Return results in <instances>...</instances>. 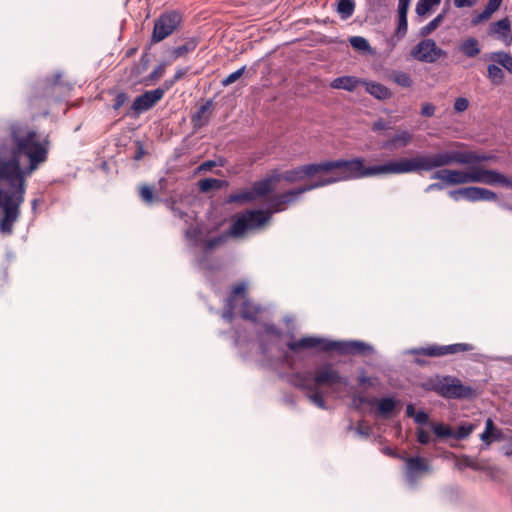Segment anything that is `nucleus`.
<instances>
[{
  "mask_svg": "<svg viewBox=\"0 0 512 512\" xmlns=\"http://www.w3.org/2000/svg\"><path fill=\"white\" fill-rule=\"evenodd\" d=\"M358 383L360 386H373L371 378L366 376L365 374H361L358 376Z\"/></svg>",
  "mask_w": 512,
  "mask_h": 512,
  "instance_id": "obj_61",
  "label": "nucleus"
},
{
  "mask_svg": "<svg viewBox=\"0 0 512 512\" xmlns=\"http://www.w3.org/2000/svg\"><path fill=\"white\" fill-rule=\"evenodd\" d=\"M251 189L256 200L257 198L265 197L270 194L274 190V187L271 186L269 181L264 178L260 181L254 182Z\"/></svg>",
  "mask_w": 512,
  "mask_h": 512,
  "instance_id": "obj_29",
  "label": "nucleus"
},
{
  "mask_svg": "<svg viewBox=\"0 0 512 512\" xmlns=\"http://www.w3.org/2000/svg\"><path fill=\"white\" fill-rule=\"evenodd\" d=\"M253 201H255V198H254L252 189H241V190L235 191V192L231 193L226 198L227 204L235 203V204L242 205V204L253 202Z\"/></svg>",
  "mask_w": 512,
  "mask_h": 512,
  "instance_id": "obj_26",
  "label": "nucleus"
},
{
  "mask_svg": "<svg viewBox=\"0 0 512 512\" xmlns=\"http://www.w3.org/2000/svg\"><path fill=\"white\" fill-rule=\"evenodd\" d=\"M223 318L225 320H227L228 322H232L233 319H234V316H235V308H228V307H225L224 311H223V314H222Z\"/></svg>",
  "mask_w": 512,
  "mask_h": 512,
  "instance_id": "obj_59",
  "label": "nucleus"
},
{
  "mask_svg": "<svg viewBox=\"0 0 512 512\" xmlns=\"http://www.w3.org/2000/svg\"><path fill=\"white\" fill-rule=\"evenodd\" d=\"M390 128H391L390 123L385 121L382 118H379L378 120L373 122L372 126H371V129L373 132H380V131H384V130H387Z\"/></svg>",
  "mask_w": 512,
  "mask_h": 512,
  "instance_id": "obj_48",
  "label": "nucleus"
},
{
  "mask_svg": "<svg viewBox=\"0 0 512 512\" xmlns=\"http://www.w3.org/2000/svg\"><path fill=\"white\" fill-rule=\"evenodd\" d=\"M128 101V95L125 92H119L114 98L112 108L119 110Z\"/></svg>",
  "mask_w": 512,
  "mask_h": 512,
  "instance_id": "obj_46",
  "label": "nucleus"
},
{
  "mask_svg": "<svg viewBox=\"0 0 512 512\" xmlns=\"http://www.w3.org/2000/svg\"><path fill=\"white\" fill-rule=\"evenodd\" d=\"M488 34L491 36H497L506 45H510L512 42L511 36V22L508 17L498 20L490 25Z\"/></svg>",
  "mask_w": 512,
  "mask_h": 512,
  "instance_id": "obj_14",
  "label": "nucleus"
},
{
  "mask_svg": "<svg viewBox=\"0 0 512 512\" xmlns=\"http://www.w3.org/2000/svg\"><path fill=\"white\" fill-rule=\"evenodd\" d=\"M500 436V432L496 430L494 427V423L492 419L488 418L485 423V430L481 434V440L484 441L486 444H490L492 441V438L498 439Z\"/></svg>",
  "mask_w": 512,
  "mask_h": 512,
  "instance_id": "obj_32",
  "label": "nucleus"
},
{
  "mask_svg": "<svg viewBox=\"0 0 512 512\" xmlns=\"http://www.w3.org/2000/svg\"><path fill=\"white\" fill-rule=\"evenodd\" d=\"M212 109L213 101L211 99L198 107V109L191 115V123L194 129H200L209 123Z\"/></svg>",
  "mask_w": 512,
  "mask_h": 512,
  "instance_id": "obj_15",
  "label": "nucleus"
},
{
  "mask_svg": "<svg viewBox=\"0 0 512 512\" xmlns=\"http://www.w3.org/2000/svg\"><path fill=\"white\" fill-rule=\"evenodd\" d=\"M449 195L455 201H459L464 198L470 202L476 201H496L497 194L491 190L481 187H465L454 191H450Z\"/></svg>",
  "mask_w": 512,
  "mask_h": 512,
  "instance_id": "obj_11",
  "label": "nucleus"
},
{
  "mask_svg": "<svg viewBox=\"0 0 512 512\" xmlns=\"http://www.w3.org/2000/svg\"><path fill=\"white\" fill-rule=\"evenodd\" d=\"M478 158L474 154L458 151L434 154H418L412 158H402L381 165L366 166L365 159L356 157L350 160L338 159L321 162V172H336L342 181L367 178L378 175H396L428 172L452 163H470Z\"/></svg>",
  "mask_w": 512,
  "mask_h": 512,
  "instance_id": "obj_2",
  "label": "nucleus"
},
{
  "mask_svg": "<svg viewBox=\"0 0 512 512\" xmlns=\"http://www.w3.org/2000/svg\"><path fill=\"white\" fill-rule=\"evenodd\" d=\"M390 78L392 81H394L397 85H399L401 87L408 88V87H411L413 84L412 78L406 72L394 71L391 74Z\"/></svg>",
  "mask_w": 512,
  "mask_h": 512,
  "instance_id": "obj_35",
  "label": "nucleus"
},
{
  "mask_svg": "<svg viewBox=\"0 0 512 512\" xmlns=\"http://www.w3.org/2000/svg\"><path fill=\"white\" fill-rule=\"evenodd\" d=\"M409 5L407 2H398V17H407Z\"/></svg>",
  "mask_w": 512,
  "mask_h": 512,
  "instance_id": "obj_58",
  "label": "nucleus"
},
{
  "mask_svg": "<svg viewBox=\"0 0 512 512\" xmlns=\"http://www.w3.org/2000/svg\"><path fill=\"white\" fill-rule=\"evenodd\" d=\"M231 236L230 233H224V234H221V235H218L216 237H212V238H209L207 239L205 242H204V246H205V249L206 251H210L216 247H219L221 246L222 244H224L228 237Z\"/></svg>",
  "mask_w": 512,
  "mask_h": 512,
  "instance_id": "obj_39",
  "label": "nucleus"
},
{
  "mask_svg": "<svg viewBox=\"0 0 512 512\" xmlns=\"http://www.w3.org/2000/svg\"><path fill=\"white\" fill-rule=\"evenodd\" d=\"M168 63L167 62H163V63H160L157 67H155V69L149 74L148 76V80L151 81V82H156L158 81L165 73V70H166V67H167Z\"/></svg>",
  "mask_w": 512,
  "mask_h": 512,
  "instance_id": "obj_45",
  "label": "nucleus"
},
{
  "mask_svg": "<svg viewBox=\"0 0 512 512\" xmlns=\"http://www.w3.org/2000/svg\"><path fill=\"white\" fill-rule=\"evenodd\" d=\"M139 195L141 199L147 204H151L155 200L153 189L148 185H142L139 188Z\"/></svg>",
  "mask_w": 512,
  "mask_h": 512,
  "instance_id": "obj_43",
  "label": "nucleus"
},
{
  "mask_svg": "<svg viewBox=\"0 0 512 512\" xmlns=\"http://www.w3.org/2000/svg\"><path fill=\"white\" fill-rule=\"evenodd\" d=\"M435 113V106L431 103H425L421 108V115L424 117H432Z\"/></svg>",
  "mask_w": 512,
  "mask_h": 512,
  "instance_id": "obj_55",
  "label": "nucleus"
},
{
  "mask_svg": "<svg viewBox=\"0 0 512 512\" xmlns=\"http://www.w3.org/2000/svg\"><path fill=\"white\" fill-rule=\"evenodd\" d=\"M246 71V66H242L241 68H239L238 70L234 71L233 73L229 74L227 77H225L222 81H221V84L222 86L226 87V86H229L231 84H233L234 82H236L239 78L242 77V75L244 74V72Z\"/></svg>",
  "mask_w": 512,
  "mask_h": 512,
  "instance_id": "obj_42",
  "label": "nucleus"
},
{
  "mask_svg": "<svg viewBox=\"0 0 512 512\" xmlns=\"http://www.w3.org/2000/svg\"><path fill=\"white\" fill-rule=\"evenodd\" d=\"M262 327L264 329V332L267 335H271V336H274L277 338L281 337V335H282V331L278 327H276L274 324L263 323Z\"/></svg>",
  "mask_w": 512,
  "mask_h": 512,
  "instance_id": "obj_47",
  "label": "nucleus"
},
{
  "mask_svg": "<svg viewBox=\"0 0 512 512\" xmlns=\"http://www.w3.org/2000/svg\"><path fill=\"white\" fill-rule=\"evenodd\" d=\"M408 29L407 17H398V27L396 33L403 36L406 34Z\"/></svg>",
  "mask_w": 512,
  "mask_h": 512,
  "instance_id": "obj_53",
  "label": "nucleus"
},
{
  "mask_svg": "<svg viewBox=\"0 0 512 512\" xmlns=\"http://www.w3.org/2000/svg\"><path fill=\"white\" fill-rule=\"evenodd\" d=\"M425 388L446 399H470L476 395L471 386L464 385L459 378L450 375H437L429 379Z\"/></svg>",
  "mask_w": 512,
  "mask_h": 512,
  "instance_id": "obj_5",
  "label": "nucleus"
},
{
  "mask_svg": "<svg viewBox=\"0 0 512 512\" xmlns=\"http://www.w3.org/2000/svg\"><path fill=\"white\" fill-rule=\"evenodd\" d=\"M504 72L503 70L495 65L489 64L487 67V78L495 85H499L504 80Z\"/></svg>",
  "mask_w": 512,
  "mask_h": 512,
  "instance_id": "obj_34",
  "label": "nucleus"
},
{
  "mask_svg": "<svg viewBox=\"0 0 512 512\" xmlns=\"http://www.w3.org/2000/svg\"><path fill=\"white\" fill-rule=\"evenodd\" d=\"M355 10V4L353 0H339L337 4V12L342 19L350 18Z\"/></svg>",
  "mask_w": 512,
  "mask_h": 512,
  "instance_id": "obj_33",
  "label": "nucleus"
},
{
  "mask_svg": "<svg viewBox=\"0 0 512 512\" xmlns=\"http://www.w3.org/2000/svg\"><path fill=\"white\" fill-rule=\"evenodd\" d=\"M321 172V163H310L298 166L294 169L283 172L284 181L288 183H295L302 181L306 178H312Z\"/></svg>",
  "mask_w": 512,
  "mask_h": 512,
  "instance_id": "obj_13",
  "label": "nucleus"
},
{
  "mask_svg": "<svg viewBox=\"0 0 512 512\" xmlns=\"http://www.w3.org/2000/svg\"><path fill=\"white\" fill-rule=\"evenodd\" d=\"M491 16L492 13H490L486 8H484V10L481 13L472 18L471 23L472 25L476 26L479 23L488 20Z\"/></svg>",
  "mask_w": 512,
  "mask_h": 512,
  "instance_id": "obj_50",
  "label": "nucleus"
},
{
  "mask_svg": "<svg viewBox=\"0 0 512 512\" xmlns=\"http://www.w3.org/2000/svg\"><path fill=\"white\" fill-rule=\"evenodd\" d=\"M287 347L292 352L318 348L323 352L337 351L341 354H367L373 348L361 341H329L318 337H303L297 341H290Z\"/></svg>",
  "mask_w": 512,
  "mask_h": 512,
  "instance_id": "obj_4",
  "label": "nucleus"
},
{
  "mask_svg": "<svg viewBox=\"0 0 512 512\" xmlns=\"http://www.w3.org/2000/svg\"><path fill=\"white\" fill-rule=\"evenodd\" d=\"M416 436H417V441L422 445H427L430 442V435L423 428H417Z\"/></svg>",
  "mask_w": 512,
  "mask_h": 512,
  "instance_id": "obj_51",
  "label": "nucleus"
},
{
  "mask_svg": "<svg viewBox=\"0 0 512 512\" xmlns=\"http://www.w3.org/2000/svg\"><path fill=\"white\" fill-rule=\"evenodd\" d=\"M199 44V38L191 37L185 41L183 45L172 48L169 51V57L171 61H175L179 58L187 56L189 53L193 52Z\"/></svg>",
  "mask_w": 512,
  "mask_h": 512,
  "instance_id": "obj_18",
  "label": "nucleus"
},
{
  "mask_svg": "<svg viewBox=\"0 0 512 512\" xmlns=\"http://www.w3.org/2000/svg\"><path fill=\"white\" fill-rule=\"evenodd\" d=\"M460 51L468 58H474L480 53L479 41L474 37L464 40L460 46Z\"/></svg>",
  "mask_w": 512,
  "mask_h": 512,
  "instance_id": "obj_27",
  "label": "nucleus"
},
{
  "mask_svg": "<svg viewBox=\"0 0 512 512\" xmlns=\"http://www.w3.org/2000/svg\"><path fill=\"white\" fill-rule=\"evenodd\" d=\"M412 140V133H410L408 130L398 129L393 136L389 137L386 141L382 143L381 147L387 150L404 148L411 144Z\"/></svg>",
  "mask_w": 512,
  "mask_h": 512,
  "instance_id": "obj_16",
  "label": "nucleus"
},
{
  "mask_svg": "<svg viewBox=\"0 0 512 512\" xmlns=\"http://www.w3.org/2000/svg\"><path fill=\"white\" fill-rule=\"evenodd\" d=\"M306 396L310 400V402L313 403L314 405H316L318 408H321V409L326 408L323 395L318 390V387H315L314 391H308Z\"/></svg>",
  "mask_w": 512,
  "mask_h": 512,
  "instance_id": "obj_40",
  "label": "nucleus"
},
{
  "mask_svg": "<svg viewBox=\"0 0 512 512\" xmlns=\"http://www.w3.org/2000/svg\"><path fill=\"white\" fill-rule=\"evenodd\" d=\"M198 185L201 192L207 193L213 189H221L226 185V181L215 178H204L199 181Z\"/></svg>",
  "mask_w": 512,
  "mask_h": 512,
  "instance_id": "obj_30",
  "label": "nucleus"
},
{
  "mask_svg": "<svg viewBox=\"0 0 512 512\" xmlns=\"http://www.w3.org/2000/svg\"><path fill=\"white\" fill-rule=\"evenodd\" d=\"M272 212L264 210H248L241 214L231 225L229 233L233 237L242 236L247 230L263 226L271 218Z\"/></svg>",
  "mask_w": 512,
  "mask_h": 512,
  "instance_id": "obj_8",
  "label": "nucleus"
},
{
  "mask_svg": "<svg viewBox=\"0 0 512 512\" xmlns=\"http://www.w3.org/2000/svg\"><path fill=\"white\" fill-rule=\"evenodd\" d=\"M444 20V13L437 15L432 21L420 29V36L426 37L434 32Z\"/></svg>",
  "mask_w": 512,
  "mask_h": 512,
  "instance_id": "obj_36",
  "label": "nucleus"
},
{
  "mask_svg": "<svg viewBox=\"0 0 512 512\" xmlns=\"http://www.w3.org/2000/svg\"><path fill=\"white\" fill-rule=\"evenodd\" d=\"M350 44L354 49L362 51H366L370 47L368 41L361 36L351 37Z\"/></svg>",
  "mask_w": 512,
  "mask_h": 512,
  "instance_id": "obj_44",
  "label": "nucleus"
},
{
  "mask_svg": "<svg viewBox=\"0 0 512 512\" xmlns=\"http://www.w3.org/2000/svg\"><path fill=\"white\" fill-rule=\"evenodd\" d=\"M187 72H188V68L177 69L173 76L174 80H176L178 82L187 74Z\"/></svg>",
  "mask_w": 512,
  "mask_h": 512,
  "instance_id": "obj_63",
  "label": "nucleus"
},
{
  "mask_svg": "<svg viewBox=\"0 0 512 512\" xmlns=\"http://www.w3.org/2000/svg\"><path fill=\"white\" fill-rule=\"evenodd\" d=\"M363 80L355 76H341L332 80L330 87L333 89H342L348 92H353L362 84Z\"/></svg>",
  "mask_w": 512,
  "mask_h": 512,
  "instance_id": "obj_21",
  "label": "nucleus"
},
{
  "mask_svg": "<svg viewBox=\"0 0 512 512\" xmlns=\"http://www.w3.org/2000/svg\"><path fill=\"white\" fill-rule=\"evenodd\" d=\"M261 311L262 309L259 305L254 304L246 295L244 296L239 311L241 318L256 323L257 317Z\"/></svg>",
  "mask_w": 512,
  "mask_h": 512,
  "instance_id": "obj_19",
  "label": "nucleus"
},
{
  "mask_svg": "<svg viewBox=\"0 0 512 512\" xmlns=\"http://www.w3.org/2000/svg\"><path fill=\"white\" fill-rule=\"evenodd\" d=\"M431 428L435 434V436L439 439L445 438H453L454 439V430L450 425L443 423H432Z\"/></svg>",
  "mask_w": 512,
  "mask_h": 512,
  "instance_id": "obj_31",
  "label": "nucleus"
},
{
  "mask_svg": "<svg viewBox=\"0 0 512 512\" xmlns=\"http://www.w3.org/2000/svg\"><path fill=\"white\" fill-rule=\"evenodd\" d=\"M50 139L14 123L0 143V233L11 235L24 202L26 178L48 159Z\"/></svg>",
  "mask_w": 512,
  "mask_h": 512,
  "instance_id": "obj_1",
  "label": "nucleus"
},
{
  "mask_svg": "<svg viewBox=\"0 0 512 512\" xmlns=\"http://www.w3.org/2000/svg\"><path fill=\"white\" fill-rule=\"evenodd\" d=\"M484 59L497 63L512 73V56L509 53L503 51L491 52L485 54Z\"/></svg>",
  "mask_w": 512,
  "mask_h": 512,
  "instance_id": "obj_25",
  "label": "nucleus"
},
{
  "mask_svg": "<svg viewBox=\"0 0 512 512\" xmlns=\"http://www.w3.org/2000/svg\"><path fill=\"white\" fill-rule=\"evenodd\" d=\"M428 420H429V416L424 411H419L414 416V421L417 424H426L428 422Z\"/></svg>",
  "mask_w": 512,
  "mask_h": 512,
  "instance_id": "obj_56",
  "label": "nucleus"
},
{
  "mask_svg": "<svg viewBox=\"0 0 512 512\" xmlns=\"http://www.w3.org/2000/svg\"><path fill=\"white\" fill-rule=\"evenodd\" d=\"M502 3V0H488V3L486 4L485 8L490 12L494 13L497 11Z\"/></svg>",
  "mask_w": 512,
  "mask_h": 512,
  "instance_id": "obj_57",
  "label": "nucleus"
},
{
  "mask_svg": "<svg viewBox=\"0 0 512 512\" xmlns=\"http://www.w3.org/2000/svg\"><path fill=\"white\" fill-rule=\"evenodd\" d=\"M441 0H419L416 4V13L419 16L426 15L433 6L439 5Z\"/></svg>",
  "mask_w": 512,
  "mask_h": 512,
  "instance_id": "obj_38",
  "label": "nucleus"
},
{
  "mask_svg": "<svg viewBox=\"0 0 512 512\" xmlns=\"http://www.w3.org/2000/svg\"><path fill=\"white\" fill-rule=\"evenodd\" d=\"M444 54V51L437 47L436 42L432 39H424L420 41L410 51V56L413 59L426 63H433Z\"/></svg>",
  "mask_w": 512,
  "mask_h": 512,
  "instance_id": "obj_9",
  "label": "nucleus"
},
{
  "mask_svg": "<svg viewBox=\"0 0 512 512\" xmlns=\"http://www.w3.org/2000/svg\"><path fill=\"white\" fill-rule=\"evenodd\" d=\"M165 95V89H154L145 91L136 97L131 105V109L140 114L153 108Z\"/></svg>",
  "mask_w": 512,
  "mask_h": 512,
  "instance_id": "obj_12",
  "label": "nucleus"
},
{
  "mask_svg": "<svg viewBox=\"0 0 512 512\" xmlns=\"http://www.w3.org/2000/svg\"><path fill=\"white\" fill-rule=\"evenodd\" d=\"M313 381L315 387L348 384V379L341 376L331 364H324L318 367L313 373Z\"/></svg>",
  "mask_w": 512,
  "mask_h": 512,
  "instance_id": "obj_10",
  "label": "nucleus"
},
{
  "mask_svg": "<svg viewBox=\"0 0 512 512\" xmlns=\"http://www.w3.org/2000/svg\"><path fill=\"white\" fill-rule=\"evenodd\" d=\"M267 181H269V184L274 187V184L280 182L281 180H284L283 173H280L278 171H273L270 175H268L265 178Z\"/></svg>",
  "mask_w": 512,
  "mask_h": 512,
  "instance_id": "obj_54",
  "label": "nucleus"
},
{
  "mask_svg": "<svg viewBox=\"0 0 512 512\" xmlns=\"http://www.w3.org/2000/svg\"><path fill=\"white\" fill-rule=\"evenodd\" d=\"M405 461L407 468V476L411 479H413L415 474L418 472H428L430 470V467L426 459L422 457H408L405 459Z\"/></svg>",
  "mask_w": 512,
  "mask_h": 512,
  "instance_id": "obj_22",
  "label": "nucleus"
},
{
  "mask_svg": "<svg viewBox=\"0 0 512 512\" xmlns=\"http://www.w3.org/2000/svg\"><path fill=\"white\" fill-rule=\"evenodd\" d=\"M341 181H342L341 179H338V175L336 174V172H334V176H330V177L323 179L324 186L331 185V184H334L336 182H341Z\"/></svg>",
  "mask_w": 512,
  "mask_h": 512,
  "instance_id": "obj_62",
  "label": "nucleus"
},
{
  "mask_svg": "<svg viewBox=\"0 0 512 512\" xmlns=\"http://www.w3.org/2000/svg\"><path fill=\"white\" fill-rule=\"evenodd\" d=\"M360 402L366 403V404H372L374 402H377L378 404V414L382 417H388L396 408L397 401H395L391 397H385L381 398L380 400H369L365 397H360Z\"/></svg>",
  "mask_w": 512,
  "mask_h": 512,
  "instance_id": "obj_20",
  "label": "nucleus"
},
{
  "mask_svg": "<svg viewBox=\"0 0 512 512\" xmlns=\"http://www.w3.org/2000/svg\"><path fill=\"white\" fill-rule=\"evenodd\" d=\"M474 430L472 424L460 425L457 430H454V439L463 440L467 438Z\"/></svg>",
  "mask_w": 512,
  "mask_h": 512,
  "instance_id": "obj_41",
  "label": "nucleus"
},
{
  "mask_svg": "<svg viewBox=\"0 0 512 512\" xmlns=\"http://www.w3.org/2000/svg\"><path fill=\"white\" fill-rule=\"evenodd\" d=\"M465 461H466L465 467L471 468L473 470H476V471L491 470L490 465L485 460H480V459L465 455Z\"/></svg>",
  "mask_w": 512,
  "mask_h": 512,
  "instance_id": "obj_37",
  "label": "nucleus"
},
{
  "mask_svg": "<svg viewBox=\"0 0 512 512\" xmlns=\"http://www.w3.org/2000/svg\"><path fill=\"white\" fill-rule=\"evenodd\" d=\"M477 0H454V5L457 8L472 7Z\"/></svg>",
  "mask_w": 512,
  "mask_h": 512,
  "instance_id": "obj_60",
  "label": "nucleus"
},
{
  "mask_svg": "<svg viewBox=\"0 0 512 512\" xmlns=\"http://www.w3.org/2000/svg\"><path fill=\"white\" fill-rule=\"evenodd\" d=\"M472 350H474V346L469 343H455L449 345L430 344L424 347L414 348L410 350V354L415 356L443 357L470 352ZM415 362L420 366L427 364V362L420 357H416Z\"/></svg>",
  "mask_w": 512,
  "mask_h": 512,
  "instance_id": "obj_7",
  "label": "nucleus"
},
{
  "mask_svg": "<svg viewBox=\"0 0 512 512\" xmlns=\"http://www.w3.org/2000/svg\"><path fill=\"white\" fill-rule=\"evenodd\" d=\"M323 186H324L323 179H320V180H317V181L312 182L310 184L298 187L297 188V192L303 194L305 192H308L310 190L317 189V188H320V187H323Z\"/></svg>",
  "mask_w": 512,
  "mask_h": 512,
  "instance_id": "obj_49",
  "label": "nucleus"
},
{
  "mask_svg": "<svg viewBox=\"0 0 512 512\" xmlns=\"http://www.w3.org/2000/svg\"><path fill=\"white\" fill-rule=\"evenodd\" d=\"M362 85L365 86L367 93H369L378 100H386L392 97L391 91L383 84L363 80Z\"/></svg>",
  "mask_w": 512,
  "mask_h": 512,
  "instance_id": "obj_23",
  "label": "nucleus"
},
{
  "mask_svg": "<svg viewBox=\"0 0 512 512\" xmlns=\"http://www.w3.org/2000/svg\"><path fill=\"white\" fill-rule=\"evenodd\" d=\"M452 150H447L446 152H451ZM461 153L474 154L478 160H475L470 163H464L463 165H470V167L466 170H452V169H441L436 171L431 178L441 180L447 185H461L468 183H483L487 185H502L507 188H512V179L497 172L494 170L485 169L482 167L474 166L476 163L484 162L490 159L489 156L480 155L472 151H461L457 150ZM441 151L440 153H442ZM449 164L450 165H453ZM462 165L461 163H458ZM444 165L443 167H445Z\"/></svg>",
  "mask_w": 512,
  "mask_h": 512,
  "instance_id": "obj_3",
  "label": "nucleus"
},
{
  "mask_svg": "<svg viewBox=\"0 0 512 512\" xmlns=\"http://www.w3.org/2000/svg\"><path fill=\"white\" fill-rule=\"evenodd\" d=\"M246 289H247V286H246V284L244 282H240V283L235 284L232 287L231 292H230L229 296L226 299L225 307L236 308V299H237V297L238 296H242V298H244V296L246 294Z\"/></svg>",
  "mask_w": 512,
  "mask_h": 512,
  "instance_id": "obj_28",
  "label": "nucleus"
},
{
  "mask_svg": "<svg viewBox=\"0 0 512 512\" xmlns=\"http://www.w3.org/2000/svg\"><path fill=\"white\" fill-rule=\"evenodd\" d=\"M184 21L183 12L176 9L162 12L154 21L151 43L156 44L171 36Z\"/></svg>",
  "mask_w": 512,
  "mask_h": 512,
  "instance_id": "obj_6",
  "label": "nucleus"
},
{
  "mask_svg": "<svg viewBox=\"0 0 512 512\" xmlns=\"http://www.w3.org/2000/svg\"><path fill=\"white\" fill-rule=\"evenodd\" d=\"M301 195V193L297 192V188L291 189L287 192H284L282 194L276 195L271 199V207H272V213H277L285 210L286 205L294 202L296 200V197Z\"/></svg>",
  "mask_w": 512,
  "mask_h": 512,
  "instance_id": "obj_17",
  "label": "nucleus"
},
{
  "mask_svg": "<svg viewBox=\"0 0 512 512\" xmlns=\"http://www.w3.org/2000/svg\"><path fill=\"white\" fill-rule=\"evenodd\" d=\"M292 384L294 387L308 391H314L315 385L311 372L296 373L292 377Z\"/></svg>",
  "mask_w": 512,
  "mask_h": 512,
  "instance_id": "obj_24",
  "label": "nucleus"
},
{
  "mask_svg": "<svg viewBox=\"0 0 512 512\" xmlns=\"http://www.w3.org/2000/svg\"><path fill=\"white\" fill-rule=\"evenodd\" d=\"M215 166H216L215 161L208 160V161L203 162V163L199 166V170L208 171V170L212 169V168H213V167H215Z\"/></svg>",
  "mask_w": 512,
  "mask_h": 512,
  "instance_id": "obj_64",
  "label": "nucleus"
},
{
  "mask_svg": "<svg viewBox=\"0 0 512 512\" xmlns=\"http://www.w3.org/2000/svg\"><path fill=\"white\" fill-rule=\"evenodd\" d=\"M469 106V101L464 97H459L455 100L454 110L456 112H464Z\"/></svg>",
  "mask_w": 512,
  "mask_h": 512,
  "instance_id": "obj_52",
  "label": "nucleus"
}]
</instances>
